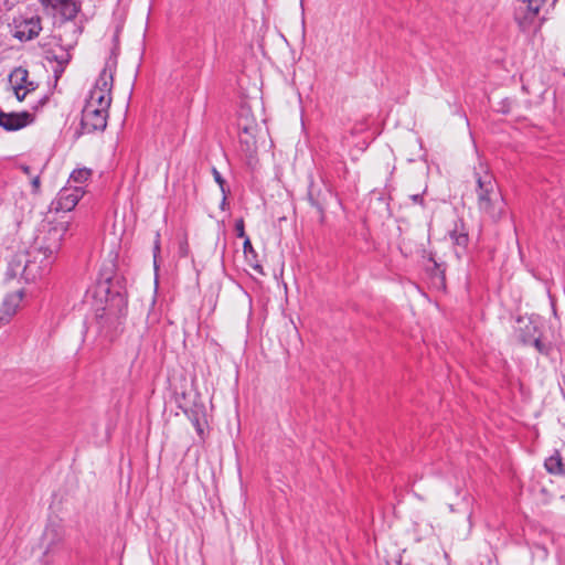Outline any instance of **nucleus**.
I'll return each mask as SVG.
<instances>
[{"instance_id": "obj_21", "label": "nucleus", "mask_w": 565, "mask_h": 565, "mask_svg": "<svg viewBox=\"0 0 565 565\" xmlns=\"http://www.w3.org/2000/svg\"><path fill=\"white\" fill-rule=\"evenodd\" d=\"M13 87H14L15 96H17L18 100H20V102L25 98V96L29 92H32L35 89V87L29 88L28 86H25L23 84H18V86H13Z\"/></svg>"}, {"instance_id": "obj_12", "label": "nucleus", "mask_w": 565, "mask_h": 565, "mask_svg": "<svg viewBox=\"0 0 565 565\" xmlns=\"http://www.w3.org/2000/svg\"><path fill=\"white\" fill-rule=\"evenodd\" d=\"M24 297L22 289L8 294L0 308V322H7L15 315Z\"/></svg>"}, {"instance_id": "obj_14", "label": "nucleus", "mask_w": 565, "mask_h": 565, "mask_svg": "<svg viewBox=\"0 0 565 565\" xmlns=\"http://www.w3.org/2000/svg\"><path fill=\"white\" fill-rule=\"evenodd\" d=\"M111 86H113V74L107 68H104L100 72V74L92 89L99 90L102 94L110 96Z\"/></svg>"}, {"instance_id": "obj_29", "label": "nucleus", "mask_w": 565, "mask_h": 565, "mask_svg": "<svg viewBox=\"0 0 565 565\" xmlns=\"http://www.w3.org/2000/svg\"><path fill=\"white\" fill-rule=\"evenodd\" d=\"M181 254H182V256H185V254H186V247L185 246H181Z\"/></svg>"}, {"instance_id": "obj_8", "label": "nucleus", "mask_w": 565, "mask_h": 565, "mask_svg": "<svg viewBox=\"0 0 565 565\" xmlns=\"http://www.w3.org/2000/svg\"><path fill=\"white\" fill-rule=\"evenodd\" d=\"M65 530L57 521H50L42 534L44 554L53 553L64 541Z\"/></svg>"}, {"instance_id": "obj_4", "label": "nucleus", "mask_w": 565, "mask_h": 565, "mask_svg": "<svg viewBox=\"0 0 565 565\" xmlns=\"http://www.w3.org/2000/svg\"><path fill=\"white\" fill-rule=\"evenodd\" d=\"M44 9L53 14L58 15L64 20V23H71L78 10L77 0H40Z\"/></svg>"}, {"instance_id": "obj_19", "label": "nucleus", "mask_w": 565, "mask_h": 565, "mask_svg": "<svg viewBox=\"0 0 565 565\" xmlns=\"http://www.w3.org/2000/svg\"><path fill=\"white\" fill-rule=\"evenodd\" d=\"M190 420H191L192 425L194 426L199 437L201 439H204V429L206 426V420H205L204 416L203 415L199 416V414H192L190 416Z\"/></svg>"}, {"instance_id": "obj_32", "label": "nucleus", "mask_w": 565, "mask_h": 565, "mask_svg": "<svg viewBox=\"0 0 565 565\" xmlns=\"http://www.w3.org/2000/svg\"><path fill=\"white\" fill-rule=\"evenodd\" d=\"M562 499H564V500H565V495H563V497H562Z\"/></svg>"}, {"instance_id": "obj_11", "label": "nucleus", "mask_w": 565, "mask_h": 565, "mask_svg": "<svg viewBox=\"0 0 565 565\" xmlns=\"http://www.w3.org/2000/svg\"><path fill=\"white\" fill-rule=\"evenodd\" d=\"M32 115L28 111L3 113L0 111V127L9 131L19 130L32 121Z\"/></svg>"}, {"instance_id": "obj_7", "label": "nucleus", "mask_w": 565, "mask_h": 565, "mask_svg": "<svg viewBox=\"0 0 565 565\" xmlns=\"http://www.w3.org/2000/svg\"><path fill=\"white\" fill-rule=\"evenodd\" d=\"M83 194L84 190L81 185L65 186L58 192L53 205L56 211L70 212L76 206Z\"/></svg>"}, {"instance_id": "obj_23", "label": "nucleus", "mask_w": 565, "mask_h": 565, "mask_svg": "<svg viewBox=\"0 0 565 565\" xmlns=\"http://www.w3.org/2000/svg\"><path fill=\"white\" fill-rule=\"evenodd\" d=\"M235 231L238 237H246L243 218H239L235 222Z\"/></svg>"}, {"instance_id": "obj_16", "label": "nucleus", "mask_w": 565, "mask_h": 565, "mask_svg": "<svg viewBox=\"0 0 565 565\" xmlns=\"http://www.w3.org/2000/svg\"><path fill=\"white\" fill-rule=\"evenodd\" d=\"M29 73L26 70L19 67L13 71L11 74V79L13 82V86H18V84H23L29 88L34 87L32 82H28Z\"/></svg>"}, {"instance_id": "obj_20", "label": "nucleus", "mask_w": 565, "mask_h": 565, "mask_svg": "<svg viewBox=\"0 0 565 565\" xmlns=\"http://www.w3.org/2000/svg\"><path fill=\"white\" fill-rule=\"evenodd\" d=\"M452 243L462 249H465L469 242L468 231L462 222H460V235H456V238L451 239Z\"/></svg>"}, {"instance_id": "obj_18", "label": "nucleus", "mask_w": 565, "mask_h": 565, "mask_svg": "<svg viewBox=\"0 0 565 565\" xmlns=\"http://www.w3.org/2000/svg\"><path fill=\"white\" fill-rule=\"evenodd\" d=\"M243 249H244V254H245V257H246V260L255 268V269H260V266L259 265H253V262L255 260L256 258V252L255 249L253 248L252 246V243H250V239L248 237H245L244 239V244H243Z\"/></svg>"}, {"instance_id": "obj_22", "label": "nucleus", "mask_w": 565, "mask_h": 565, "mask_svg": "<svg viewBox=\"0 0 565 565\" xmlns=\"http://www.w3.org/2000/svg\"><path fill=\"white\" fill-rule=\"evenodd\" d=\"M213 175L215 181L218 183L221 191L223 192V194H225V180L216 169H213Z\"/></svg>"}, {"instance_id": "obj_10", "label": "nucleus", "mask_w": 565, "mask_h": 565, "mask_svg": "<svg viewBox=\"0 0 565 565\" xmlns=\"http://www.w3.org/2000/svg\"><path fill=\"white\" fill-rule=\"evenodd\" d=\"M545 0H523L516 9L515 18L519 24L525 29L537 17L541 6Z\"/></svg>"}, {"instance_id": "obj_27", "label": "nucleus", "mask_w": 565, "mask_h": 565, "mask_svg": "<svg viewBox=\"0 0 565 565\" xmlns=\"http://www.w3.org/2000/svg\"><path fill=\"white\" fill-rule=\"evenodd\" d=\"M21 169L23 170V172L29 175V177H32L31 175V168L28 167V166H22Z\"/></svg>"}, {"instance_id": "obj_6", "label": "nucleus", "mask_w": 565, "mask_h": 565, "mask_svg": "<svg viewBox=\"0 0 565 565\" xmlns=\"http://www.w3.org/2000/svg\"><path fill=\"white\" fill-rule=\"evenodd\" d=\"M108 109L84 106L82 126L87 132L104 130L107 125Z\"/></svg>"}, {"instance_id": "obj_17", "label": "nucleus", "mask_w": 565, "mask_h": 565, "mask_svg": "<svg viewBox=\"0 0 565 565\" xmlns=\"http://www.w3.org/2000/svg\"><path fill=\"white\" fill-rule=\"evenodd\" d=\"M90 175H92L90 169H87V168L76 169L72 172L68 182L82 184V183L86 182L90 178Z\"/></svg>"}, {"instance_id": "obj_26", "label": "nucleus", "mask_w": 565, "mask_h": 565, "mask_svg": "<svg viewBox=\"0 0 565 565\" xmlns=\"http://www.w3.org/2000/svg\"><path fill=\"white\" fill-rule=\"evenodd\" d=\"M411 199H412V201H413L414 203H423V196H422V194H414V195H412V196H411Z\"/></svg>"}, {"instance_id": "obj_15", "label": "nucleus", "mask_w": 565, "mask_h": 565, "mask_svg": "<svg viewBox=\"0 0 565 565\" xmlns=\"http://www.w3.org/2000/svg\"><path fill=\"white\" fill-rule=\"evenodd\" d=\"M563 460L561 455L556 451L554 455L545 459L544 467L551 475H559L562 471Z\"/></svg>"}, {"instance_id": "obj_25", "label": "nucleus", "mask_w": 565, "mask_h": 565, "mask_svg": "<svg viewBox=\"0 0 565 565\" xmlns=\"http://www.w3.org/2000/svg\"><path fill=\"white\" fill-rule=\"evenodd\" d=\"M40 183L41 182H40L39 174L33 175L31 179V184H32L34 191H38L40 189Z\"/></svg>"}, {"instance_id": "obj_13", "label": "nucleus", "mask_w": 565, "mask_h": 565, "mask_svg": "<svg viewBox=\"0 0 565 565\" xmlns=\"http://www.w3.org/2000/svg\"><path fill=\"white\" fill-rule=\"evenodd\" d=\"M110 103L111 97L109 95H104L99 90L90 89L85 105L100 109H108Z\"/></svg>"}, {"instance_id": "obj_1", "label": "nucleus", "mask_w": 565, "mask_h": 565, "mask_svg": "<svg viewBox=\"0 0 565 565\" xmlns=\"http://www.w3.org/2000/svg\"><path fill=\"white\" fill-rule=\"evenodd\" d=\"M68 227L70 223L65 221L53 224L39 247L11 262L9 275L11 277L20 276L26 284L34 282L47 275L61 250Z\"/></svg>"}, {"instance_id": "obj_9", "label": "nucleus", "mask_w": 565, "mask_h": 565, "mask_svg": "<svg viewBox=\"0 0 565 565\" xmlns=\"http://www.w3.org/2000/svg\"><path fill=\"white\" fill-rule=\"evenodd\" d=\"M41 30V19L38 15L14 20L13 35L21 41H30L36 38Z\"/></svg>"}, {"instance_id": "obj_28", "label": "nucleus", "mask_w": 565, "mask_h": 565, "mask_svg": "<svg viewBox=\"0 0 565 565\" xmlns=\"http://www.w3.org/2000/svg\"><path fill=\"white\" fill-rule=\"evenodd\" d=\"M559 475L565 476V461H563L562 471H559Z\"/></svg>"}, {"instance_id": "obj_5", "label": "nucleus", "mask_w": 565, "mask_h": 565, "mask_svg": "<svg viewBox=\"0 0 565 565\" xmlns=\"http://www.w3.org/2000/svg\"><path fill=\"white\" fill-rule=\"evenodd\" d=\"M238 138L239 143L243 148V151H245L248 154H252L256 151L257 148V132H258V125L257 122L252 119L248 120L247 118H241L238 120Z\"/></svg>"}, {"instance_id": "obj_3", "label": "nucleus", "mask_w": 565, "mask_h": 565, "mask_svg": "<svg viewBox=\"0 0 565 565\" xmlns=\"http://www.w3.org/2000/svg\"><path fill=\"white\" fill-rule=\"evenodd\" d=\"M58 31V50L47 52V58L55 61L62 72L72 58L70 51L76 44L79 31L75 23L61 24Z\"/></svg>"}, {"instance_id": "obj_24", "label": "nucleus", "mask_w": 565, "mask_h": 565, "mask_svg": "<svg viewBox=\"0 0 565 565\" xmlns=\"http://www.w3.org/2000/svg\"><path fill=\"white\" fill-rule=\"evenodd\" d=\"M460 222L461 221L456 222L454 228L449 231L451 239L456 238V235H460Z\"/></svg>"}, {"instance_id": "obj_30", "label": "nucleus", "mask_w": 565, "mask_h": 565, "mask_svg": "<svg viewBox=\"0 0 565 565\" xmlns=\"http://www.w3.org/2000/svg\"><path fill=\"white\" fill-rule=\"evenodd\" d=\"M154 249H156V252H158V250H159V241H158V239H157V242H156V248H154Z\"/></svg>"}, {"instance_id": "obj_31", "label": "nucleus", "mask_w": 565, "mask_h": 565, "mask_svg": "<svg viewBox=\"0 0 565 565\" xmlns=\"http://www.w3.org/2000/svg\"><path fill=\"white\" fill-rule=\"evenodd\" d=\"M449 510H450V512H455L456 511L452 504H449Z\"/></svg>"}, {"instance_id": "obj_2", "label": "nucleus", "mask_w": 565, "mask_h": 565, "mask_svg": "<svg viewBox=\"0 0 565 565\" xmlns=\"http://www.w3.org/2000/svg\"><path fill=\"white\" fill-rule=\"evenodd\" d=\"M473 175L479 212L494 222L499 221L505 213L507 204L495 179L482 162L475 168Z\"/></svg>"}]
</instances>
